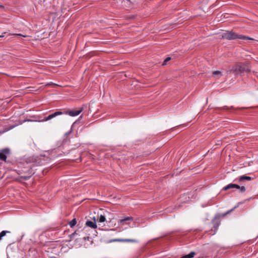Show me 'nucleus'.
<instances>
[{
	"mask_svg": "<svg viewBox=\"0 0 258 258\" xmlns=\"http://www.w3.org/2000/svg\"><path fill=\"white\" fill-rule=\"evenodd\" d=\"M250 71V67L248 62H239L234 64L231 69L227 71V73H234L236 75H241Z\"/></svg>",
	"mask_w": 258,
	"mask_h": 258,
	"instance_id": "obj_1",
	"label": "nucleus"
},
{
	"mask_svg": "<svg viewBox=\"0 0 258 258\" xmlns=\"http://www.w3.org/2000/svg\"><path fill=\"white\" fill-rule=\"evenodd\" d=\"M222 38L228 40H233L237 39L242 40H254V39L243 35H239L233 31H226L221 35Z\"/></svg>",
	"mask_w": 258,
	"mask_h": 258,
	"instance_id": "obj_2",
	"label": "nucleus"
},
{
	"mask_svg": "<svg viewBox=\"0 0 258 258\" xmlns=\"http://www.w3.org/2000/svg\"><path fill=\"white\" fill-rule=\"evenodd\" d=\"M64 113L62 111H56L51 114H49L47 116H45L44 117H37L36 115H33V122L34 121H38V122H42V121H46L48 120L51 119L52 118L60 115L63 114Z\"/></svg>",
	"mask_w": 258,
	"mask_h": 258,
	"instance_id": "obj_3",
	"label": "nucleus"
},
{
	"mask_svg": "<svg viewBox=\"0 0 258 258\" xmlns=\"http://www.w3.org/2000/svg\"><path fill=\"white\" fill-rule=\"evenodd\" d=\"M64 113L62 111H56L51 114H49L47 116H45L44 117H37L36 115H33V122L34 121H38V122H42V121H46L48 120L51 119L52 118L60 115L63 114Z\"/></svg>",
	"mask_w": 258,
	"mask_h": 258,
	"instance_id": "obj_4",
	"label": "nucleus"
},
{
	"mask_svg": "<svg viewBox=\"0 0 258 258\" xmlns=\"http://www.w3.org/2000/svg\"><path fill=\"white\" fill-rule=\"evenodd\" d=\"M10 153V150L9 148H5L0 151V159L6 161L7 155Z\"/></svg>",
	"mask_w": 258,
	"mask_h": 258,
	"instance_id": "obj_5",
	"label": "nucleus"
},
{
	"mask_svg": "<svg viewBox=\"0 0 258 258\" xmlns=\"http://www.w3.org/2000/svg\"><path fill=\"white\" fill-rule=\"evenodd\" d=\"M212 222L213 224V228L215 229V230H217L220 224V216L219 215H216L212 220Z\"/></svg>",
	"mask_w": 258,
	"mask_h": 258,
	"instance_id": "obj_6",
	"label": "nucleus"
},
{
	"mask_svg": "<svg viewBox=\"0 0 258 258\" xmlns=\"http://www.w3.org/2000/svg\"><path fill=\"white\" fill-rule=\"evenodd\" d=\"M83 111V108L82 107L79 110H71V111H66L63 112L64 114H69L71 116H76L78 115Z\"/></svg>",
	"mask_w": 258,
	"mask_h": 258,
	"instance_id": "obj_7",
	"label": "nucleus"
},
{
	"mask_svg": "<svg viewBox=\"0 0 258 258\" xmlns=\"http://www.w3.org/2000/svg\"><path fill=\"white\" fill-rule=\"evenodd\" d=\"M110 241H119V242H138V240L134 239H115L110 240Z\"/></svg>",
	"mask_w": 258,
	"mask_h": 258,
	"instance_id": "obj_8",
	"label": "nucleus"
},
{
	"mask_svg": "<svg viewBox=\"0 0 258 258\" xmlns=\"http://www.w3.org/2000/svg\"><path fill=\"white\" fill-rule=\"evenodd\" d=\"M239 185H238L236 184L230 183V184H229L228 185L224 186L223 188V190H227L229 189L233 188H239Z\"/></svg>",
	"mask_w": 258,
	"mask_h": 258,
	"instance_id": "obj_9",
	"label": "nucleus"
},
{
	"mask_svg": "<svg viewBox=\"0 0 258 258\" xmlns=\"http://www.w3.org/2000/svg\"><path fill=\"white\" fill-rule=\"evenodd\" d=\"M86 225L88 227L95 229L97 228V225L95 221H89L87 220L86 222Z\"/></svg>",
	"mask_w": 258,
	"mask_h": 258,
	"instance_id": "obj_10",
	"label": "nucleus"
},
{
	"mask_svg": "<svg viewBox=\"0 0 258 258\" xmlns=\"http://www.w3.org/2000/svg\"><path fill=\"white\" fill-rule=\"evenodd\" d=\"M223 75L221 71H215L212 73V76L216 78V79H219Z\"/></svg>",
	"mask_w": 258,
	"mask_h": 258,
	"instance_id": "obj_11",
	"label": "nucleus"
},
{
	"mask_svg": "<svg viewBox=\"0 0 258 258\" xmlns=\"http://www.w3.org/2000/svg\"><path fill=\"white\" fill-rule=\"evenodd\" d=\"M133 220V218L132 217H126L125 218L120 219V223L121 224L124 225V223L126 221H131V220Z\"/></svg>",
	"mask_w": 258,
	"mask_h": 258,
	"instance_id": "obj_12",
	"label": "nucleus"
},
{
	"mask_svg": "<svg viewBox=\"0 0 258 258\" xmlns=\"http://www.w3.org/2000/svg\"><path fill=\"white\" fill-rule=\"evenodd\" d=\"M251 179H252V178L250 176L242 175L239 177L238 180L239 181H242L245 180H251Z\"/></svg>",
	"mask_w": 258,
	"mask_h": 258,
	"instance_id": "obj_13",
	"label": "nucleus"
},
{
	"mask_svg": "<svg viewBox=\"0 0 258 258\" xmlns=\"http://www.w3.org/2000/svg\"><path fill=\"white\" fill-rule=\"evenodd\" d=\"M11 233V231H7V230L2 231L0 233V241L2 239V238L6 235L7 233Z\"/></svg>",
	"mask_w": 258,
	"mask_h": 258,
	"instance_id": "obj_14",
	"label": "nucleus"
},
{
	"mask_svg": "<svg viewBox=\"0 0 258 258\" xmlns=\"http://www.w3.org/2000/svg\"><path fill=\"white\" fill-rule=\"evenodd\" d=\"M97 220L98 222L102 223L106 221V218H105V216L101 215L98 218Z\"/></svg>",
	"mask_w": 258,
	"mask_h": 258,
	"instance_id": "obj_15",
	"label": "nucleus"
},
{
	"mask_svg": "<svg viewBox=\"0 0 258 258\" xmlns=\"http://www.w3.org/2000/svg\"><path fill=\"white\" fill-rule=\"evenodd\" d=\"M195 254H196L195 252L192 251V252H190L189 254L185 255L182 257L183 258H192L194 256Z\"/></svg>",
	"mask_w": 258,
	"mask_h": 258,
	"instance_id": "obj_16",
	"label": "nucleus"
},
{
	"mask_svg": "<svg viewBox=\"0 0 258 258\" xmlns=\"http://www.w3.org/2000/svg\"><path fill=\"white\" fill-rule=\"evenodd\" d=\"M76 224L77 220L75 218L73 219L69 222V225L71 228L73 227Z\"/></svg>",
	"mask_w": 258,
	"mask_h": 258,
	"instance_id": "obj_17",
	"label": "nucleus"
},
{
	"mask_svg": "<svg viewBox=\"0 0 258 258\" xmlns=\"http://www.w3.org/2000/svg\"><path fill=\"white\" fill-rule=\"evenodd\" d=\"M125 3H126V6L128 8H132V6H131V2L130 0H126V1L125 2Z\"/></svg>",
	"mask_w": 258,
	"mask_h": 258,
	"instance_id": "obj_18",
	"label": "nucleus"
},
{
	"mask_svg": "<svg viewBox=\"0 0 258 258\" xmlns=\"http://www.w3.org/2000/svg\"><path fill=\"white\" fill-rule=\"evenodd\" d=\"M171 59V57H167L163 61L162 65H166L167 62Z\"/></svg>",
	"mask_w": 258,
	"mask_h": 258,
	"instance_id": "obj_19",
	"label": "nucleus"
},
{
	"mask_svg": "<svg viewBox=\"0 0 258 258\" xmlns=\"http://www.w3.org/2000/svg\"><path fill=\"white\" fill-rule=\"evenodd\" d=\"M238 189H239L240 191L242 192H244L246 190L245 187L244 186H239V187Z\"/></svg>",
	"mask_w": 258,
	"mask_h": 258,
	"instance_id": "obj_20",
	"label": "nucleus"
},
{
	"mask_svg": "<svg viewBox=\"0 0 258 258\" xmlns=\"http://www.w3.org/2000/svg\"><path fill=\"white\" fill-rule=\"evenodd\" d=\"M42 161H39V162H38V163L37 164H36V163L35 164V161L33 160V166H34V165H41V164H42Z\"/></svg>",
	"mask_w": 258,
	"mask_h": 258,
	"instance_id": "obj_21",
	"label": "nucleus"
},
{
	"mask_svg": "<svg viewBox=\"0 0 258 258\" xmlns=\"http://www.w3.org/2000/svg\"><path fill=\"white\" fill-rule=\"evenodd\" d=\"M30 176H22V178H23L24 180H27L28 179Z\"/></svg>",
	"mask_w": 258,
	"mask_h": 258,
	"instance_id": "obj_22",
	"label": "nucleus"
},
{
	"mask_svg": "<svg viewBox=\"0 0 258 258\" xmlns=\"http://www.w3.org/2000/svg\"><path fill=\"white\" fill-rule=\"evenodd\" d=\"M232 210H233V209H231V210L227 211L226 213H225L224 215H223L222 216L224 217L226 214L230 213Z\"/></svg>",
	"mask_w": 258,
	"mask_h": 258,
	"instance_id": "obj_23",
	"label": "nucleus"
},
{
	"mask_svg": "<svg viewBox=\"0 0 258 258\" xmlns=\"http://www.w3.org/2000/svg\"><path fill=\"white\" fill-rule=\"evenodd\" d=\"M222 109H225V110H228V109H229V107H227V106H224V107H222Z\"/></svg>",
	"mask_w": 258,
	"mask_h": 258,
	"instance_id": "obj_24",
	"label": "nucleus"
},
{
	"mask_svg": "<svg viewBox=\"0 0 258 258\" xmlns=\"http://www.w3.org/2000/svg\"><path fill=\"white\" fill-rule=\"evenodd\" d=\"M76 234V232H74L72 233L70 236L72 237V236H74Z\"/></svg>",
	"mask_w": 258,
	"mask_h": 258,
	"instance_id": "obj_25",
	"label": "nucleus"
},
{
	"mask_svg": "<svg viewBox=\"0 0 258 258\" xmlns=\"http://www.w3.org/2000/svg\"><path fill=\"white\" fill-rule=\"evenodd\" d=\"M4 34H6V33L4 32L2 35H0V38L4 37L5 36Z\"/></svg>",
	"mask_w": 258,
	"mask_h": 258,
	"instance_id": "obj_26",
	"label": "nucleus"
},
{
	"mask_svg": "<svg viewBox=\"0 0 258 258\" xmlns=\"http://www.w3.org/2000/svg\"><path fill=\"white\" fill-rule=\"evenodd\" d=\"M31 121L32 120L31 119H27V120H24V121Z\"/></svg>",
	"mask_w": 258,
	"mask_h": 258,
	"instance_id": "obj_27",
	"label": "nucleus"
},
{
	"mask_svg": "<svg viewBox=\"0 0 258 258\" xmlns=\"http://www.w3.org/2000/svg\"><path fill=\"white\" fill-rule=\"evenodd\" d=\"M15 35H17V36H20L21 35L20 34H14Z\"/></svg>",
	"mask_w": 258,
	"mask_h": 258,
	"instance_id": "obj_28",
	"label": "nucleus"
},
{
	"mask_svg": "<svg viewBox=\"0 0 258 258\" xmlns=\"http://www.w3.org/2000/svg\"><path fill=\"white\" fill-rule=\"evenodd\" d=\"M4 8V7L3 6L0 5V8Z\"/></svg>",
	"mask_w": 258,
	"mask_h": 258,
	"instance_id": "obj_29",
	"label": "nucleus"
},
{
	"mask_svg": "<svg viewBox=\"0 0 258 258\" xmlns=\"http://www.w3.org/2000/svg\"><path fill=\"white\" fill-rule=\"evenodd\" d=\"M93 221H96V218L95 217L93 218Z\"/></svg>",
	"mask_w": 258,
	"mask_h": 258,
	"instance_id": "obj_30",
	"label": "nucleus"
}]
</instances>
